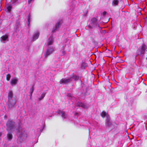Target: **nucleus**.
I'll use <instances>...</instances> for the list:
<instances>
[{"mask_svg": "<svg viewBox=\"0 0 147 147\" xmlns=\"http://www.w3.org/2000/svg\"><path fill=\"white\" fill-rule=\"evenodd\" d=\"M54 49L52 47H51L47 49L44 55L45 58H47L50 54H52L54 51Z\"/></svg>", "mask_w": 147, "mask_h": 147, "instance_id": "423d86ee", "label": "nucleus"}, {"mask_svg": "<svg viewBox=\"0 0 147 147\" xmlns=\"http://www.w3.org/2000/svg\"><path fill=\"white\" fill-rule=\"evenodd\" d=\"M101 115L102 117H106L105 124L107 127H109L111 126L112 123L110 121V117L108 113L106 112L103 111L101 113Z\"/></svg>", "mask_w": 147, "mask_h": 147, "instance_id": "f257e3e1", "label": "nucleus"}, {"mask_svg": "<svg viewBox=\"0 0 147 147\" xmlns=\"http://www.w3.org/2000/svg\"><path fill=\"white\" fill-rule=\"evenodd\" d=\"M18 81V79L16 78H13L11 80L10 84L12 86H15L17 83Z\"/></svg>", "mask_w": 147, "mask_h": 147, "instance_id": "0eeeda50", "label": "nucleus"}, {"mask_svg": "<svg viewBox=\"0 0 147 147\" xmlns=\"http://www.w3.org/2000/svg\"><path fill=\"white\" fill-rule=\"evenodd\" d=\"M58 113L59 115H61L63 118H65L67 117V115L64 112L59 111Z\"/></svg>", "mask_w": 147, "mask_h": 147, "instance_id": "1a4fd4ad", "label": "nucleus"}, {"mask_svg": "<svg viewBox=\"0 0 147 147\" xmlns=\"http://www.w3.org/2000/svg\"><path fill=\"white\" fill-rule=\"evenodd\" d=\"M46 93L45 92L43 93L41 95L40 97L39 98V100H41L46 95Z\"/></svg>", "mask_w": 147, "mask_h": 147, "instance_id": "f3484780", "label": "nucleus"}, {"mask_svg": "<svg viewBox=\"0 0 147 147\" xmlns=\"http://www.w3.org/2000/svg\"><path fill=\"white\" fill-rule=\"evenodd\" d=\"M13 96V94L11 91L8 93V108H11L15 104L16 101V100H13L12 98Z\"/></svg>", "mask_w": 147, "mask_h": 147, "instance_id": "f03ea898", "label": "nucleus"}, {"mask_svg": "<svg viewBox=\"0 0 147 147\" xmlns=\"http://www.w3.org/2000/svg\"><path fill=\"white\" fill-rule=\"evenodd\" d=\"M11 8H12L11 6L10 5H8L7 7V11L9 12H10Z\"/></svg>", "mask_w": 147, "mask_h": 147, "instance_id": "aec40b11", "label": "nucleus"}, {"mask_svg": "<svg viewBox=\"0 0 147 147\" xmlns=\"http://www.w3.org/2000/svg\"><path fill=\"white\" fill-rule=\"evenodd\" d=\"M91 21L93 23V24H96L97 21V20L95 18H93L91 19Z\"/></svg>", "mask_w": 147, "mask_h": 147, "instance_id": "6ab92c4d", "label": "nucleus"}, {"mask_svg": "<svg viewBox=\"0 0 147 147\" xmlns=\"http://www.w3.org/2000/svg\"><path fill=\"white\" fill-rule=\"evenodd\" d=\"M18 0H13V3H16L17 1Z\"/></svg>", "mask_w": 147, "mask_h": 147, "instance_id": "a878e982", "label": "nucleus"}, {"mask_svg": "<svg viewBox=\"0 0 147 147\" xmlns=\"http://www.w3.org/2000/svg\"><path fill=\"white\" fill-rule=\"evenodd\" d=\"M18 137H20L22 140L26 138L27 137V134L26 132L23 129L20 128L19 131L18 132Z\"/></svg>", "mask_w": 147, "mask_h": 147, "instance_id": "39448f33", "label": "nucleus"}, {"mask_svg": "<svg viewBox=\"0 0 147 147\" xmlns=\"http://www.w3.org/2000/svg\"><path fill=\"white\" fill-rule=\"evenodd\" d=\"M67 96H70V97H71V94H68V95H67Z\"/></svg>", "mask_w": 147, "mask_h": 147, "instance_id": "bb28decb", "label": "nucleus"}, {"mask_svg": "<svg viewBox=\"0 0 147 147\" xmlns=\"http://www.w3.org/2000/svg\"><path fill=\"white\" fill-rule=\"evenodd\" d=\"M87 66V64L85 63H83L81 65V67L82 69H84Z\"/></svg>", "mask_w": 147, "mask_h": 147, "instance_id": "a211bd4d", "label": "nucleus"}, {"mask_svg": "<svg viewBox=\"0 0 147 147\" xmlns=\"http://www.w3.org/2000/svg\"><path fill=\"white\" fill-rule=\"evenodd\" d=\"M6 126L7 127V129L8 131L9 130L13 131L14 130L15 127L14 123L12 121H8L6 123Z\"/></svg>", "mask_w": 147, "mask_h": 147, "instance_id": "20e7f679", "label": "nucleus"}, {"mask_svg": "<svg viewBox=\"0 0 147 147\" xmlns=\"http://www.w3.org/2000/svg\"><path fill=\"white\" fill-rule=\"evenodd\" d=\"M31 19L30 18V15L29 14V15L27 17V20L28 22V24L29 25L30 22V20Z\"/></svg>", "mask_w": 147, "mask_h": 147, "instance_id": "4be33fe9", "label": "nucleus"}, {"mask_svg": "<svg viewBox=\"0 0 147 147\" xmlns=\"http://www.w3.org/2000/svg\"><path fill=\"white\" fill-rule=\"evenodd\" d=\"M8 36L7 35H5L3 36L1 38V41L3 42H4V41L7 40L8 38Z\"/></svg>", "mask_w": 147, "mask_h": 147, "instance_id": "ddd939ff", "label": "nucleus"}, {"mask_svg": "<svg viewBox=\"0 0 147 147\" xmlns=\"http://www.w3.org/2000/svg\"><path fill=\"white\" fill-rule=\"evenodd\" d=\"M119 1L118 0H113L112 2V5L114 6L117 5L118 4Z\"/></svg>", "mask_w": 147, "mask_h": 147, "instance_id": "2eb2a0df", "label": "nucleus"}, {"mask_svg": "<svg viewBox=\"0 0 147 147\" xmlns=\"http://www.w3.org/2000/svg\"><path fill=\"white\" fill-rule=\"evenodd\" d=\"M146 49V46L145 45H143L142 46V49H141V53L143 54Z\"/></svg>", "mask_w": 147, "mask_h": 147, "instance_id": "dca6fc26", "label": "nucleus"}, {"mask_svg": "<svg viewBox=\"0 0 147 147\" xmlns=\"http://www.w3.org/2000/svg\"><path fill=\"white\" fill-rule=\"evenodd\" d=\"M39 36V33L38 32H37L35 33L33 35V39L34 41L36 40L38 38Z\"/></svg>", "mask_w": 147, "mask_h": 147, "instance_id": "9d476101", "label": "nucleus"}, {"mask_svg": "<svg viewBox=\"0 0 147 147\" xmlns=\"http://www.w3.org/2000/svg\"><path fill=\"white\" fill-rule=\"evenodd\" d=\"M7 137L8 140H11L13 136L11 134L8 133L7 135Z\"/></svg>", "mask_w": 147, "mask_h": 147, "instance_id": "4468645a", "label": "nucleus"}, {"mask_svg": "<svg viewBox=\"0 0 147 147\" xmlns=\"http://www.w3.org/2000/svg\"><path fill=\"white\" fill-rule=\"evenodd\" d=\"M11 78V75L10 74H8L6 76V79L7 81H9Z\"/></svg>", "mask_w": 147, "mask_h": 147, "instance_id": "412c9836", "label": "nucleus"}, {"mask_svg": "<svg viewBox=\"0 0 147 147\" xmlns=\"http://www.w3.org/2000/svg\"><path fill=\"white\" fill-rule=\"evenodd\" d=\"M79 79V77L76 76H71L70 78L67 79H62L60 81V84H65L68 83L72 80H77Z\"/></svg>", "mask_w": 147, "mask_h": 147, "instance_id": "7ed1b4c3", "label": "nucleus"}, {"mask_svg": "<svg viewBox=\"0 0 147 147\" xmlns=\"http://www.w3.org/2000/svg\"><path fill=\"white\" fill-rule=\"evenodd\" d=\"M33 0H28V3L29 4L32 3V1H33Z\"/></svg>", "mask_w": 147, "mask_h": 147, "instance_id": "393cba45", "label": "nucleus"}, {"mask_svg": "<svg viewBox=\"0 0 147 147\" xmlns=\"http://www.w3.org/2000/svg\"><path fill=\"white\" fill-rule=\"evenodd\" d=\"M53 40L52 36H51L48 39L47 42V46L52 45L53 42Z\"/></svg>", "mask_w": 147, "mask_h": 147, "instance_id": "6e6552de", "label": "nucleus"}, {"mask_svg": "<svg viewBox=\"0 0 147 147\" xmlns=\"http://www.w3.org/2000/svg\"><path fill=\"white\" fill-rule=\"evenodd\" d=\"M34 91V89L33 87H32V90L31 92H30L31 95H32L33 91Z\"/></svg>", "mask_w": 147, "mask_h": 147, "instance_id": "b1692460", "label": "nucleus"}, {"mask_svg": "<svg viewBox=\"0 0 147 147\" xmlns=\"http://www.w3.org/2000/svg\"><path fill=\"white\" fill-rule=\"evenodd\" d=\"M77 105L78 106L82 107L84 108H86L87 107V106L85 104L82 102H78Z\"/></svg>", "mask_w": 147, "mask_h": 147, "instance_id": "9b49d317", "label": "nucleus"}, {"mask_svg": "<svg viewBox=\"0 0 147 147\" xmlns=\"http://www.w3.org/2000/svg\"><path fill=\"white\" fill-rule=\"evenodd\" d=\"M62 23V21L61 20L59 21L57 24H56L55 25V28L54 30L52 31V32H55L56 30L57 29L59 28V25L61 24Z\"/></svg>", "mask_w": 147, "mask_h": 147, "instance_id": "f8f14e48", "label": "nucleus"}, {"mask_svg": "<svg viewBox=\"0 0 147 147\" xmlns=\"http://www.w3.org/2000/svg\"><path fill=\"white\" fill-rule=\"evenodd\" d=\"M61 52L62 53V55H64L65 54V51L63 49L61 50Z\"/></svg>", "mask_w": 147, "mask_h": 147, "instance_id": "5701e85b", "label": "nucleus"}]
</instances>
